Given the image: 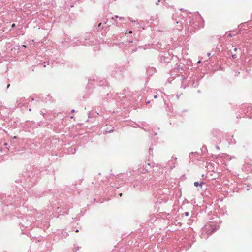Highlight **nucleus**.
Listing matches in <instances>:
<instances>
[{
	"label": "nucleus",
	"instance_id": "obj_1",
	"mask_svg": "<svg viewBox=\"0 0 252 252\" xmlns=\"http://www.w3.org/2000/svg\"><path fill=\"white\" fill-rule=\"evenodd\" d=\"M203 184V182H201L200 184H199L197 182H195L194 183V185L195 187H198V185L202 186V185Z\"/></svg>",
	"mask_w": 252,
	"mask_h": 252
},
{
	"label": "nucleus",
	"instance_id": "obj_2",
	"mask_svg": "<svg viewBox=\"0 0 252 252\" xmlns=\"http://www.w3.org/2000/svg\"><path fill=\"white\" fill-rule=\"evenodd\" d=\"M232 56L233 59H235L236 58V55L235 54L232 55Z\"/></svg>",
	"mask_w": 252,
	"mask_h": 252
},
{
	"label": "nucleus",
	"instance_id": "obj_3",
	"mask_svg": "<svg viewBox=\"0 0 252 252\" xmlns=\"http://www.w3.org/2000/svg\"><path fill=\"white\" fill-rule=\"evenodd\" d=\"M228 36H229V37H232V34H231V33H229V34H228Z\"/></svg>",
	"mask_w": 252,
	"mask_h": 252
},
{
	"label": "nucleus",
	"instance_id": "obj_4",
	"mask_svg": "<svg viewBox=\"0 0 252 252\" xmlns=\"http://www.w3.org/2000/svg\"><path fill=\"white\" fill-rule=\"evenodd\" d=\"M15 24H13L12 25V27H15Z\"/></svg>",
	"mask_w": 252,
	"mask_h": 252
},
{
	"label": "nucleus",
	"instance_id": "obj_5",
	"mask_svg": "<svg viewBox=\"0 0 252 252\" xmlns=\"http://www.w3.org/2000/svg\"><path fill=\"white\" fill-rule=\"evenodd\" d=\"M122 195H123V194H122V193H120V194H119V196H120V197H122Z\"/></svg>",
	"mask_w": 252,
	"mask_h": 252
},
{
	"label": "nucleus",
	"instance_id": "obj_6",
	"mask_svg": "<svg viewBox=\"0 0 252 252\" xmlns=\"http://www.w3.org/2000/svg\"><path fill=\"white\" fill-rule=\"evenodd\" d=\"M234 50L235 51H236L237 50V48H234Z\"/></svg>",
	"mask_w": 252,
	"mask_h": 252
},
{
	"label": "nucleus",
	"instance_id": "obj_7",
	"mask_svg": "<svg viewBox=\"0 0 252 252\" xmlns=\"http://www.w3.org/2000/svg\"><path fill=\"white\" fill-rule=\"evenodd\" d=\"M129 32V33H131L132 32L131 31H129V32Z\"/></svg>",
	"mask_w": 252,
	"mask_h": 252
},
{
	"label": "nucleus",
	"instance_id": "obj_8",
	"mask_svg": "<svg viewBox=\"0 0 252 252\" xmlns=\"http://www.w3.org/2000/svg\"><path fill=\"white\" fill-rule=\"evenodd\" d=\"M186 216L188 215V212L186 213Z\"/></svg>",
	"mask_w": 252,
	"mask_h": 252
},
{
	"label": "nucleus",
	"instance_id": "obj_9",
	"mask_svg": "<svg viewBox=\"0 0 252 252\" xmlns=\"http://www.w3.org/2000/svg\"><path fill=\"white\" fill-rule=\"evenodd\" d=\"M101 24V23H99V25H98V26L99 27L100 26Z\"/></svg>",
	"mask_w": 252,
	"mask_h": 252
},
{
	"label": "nucleus",
	"instance_id": "obj_10",
	"mask_svg": "<svg viewBox=\"0 0 252 252\" xmlns=\"http://www.w3.org/2000/svg\"><path fill=\"white\" fill-rule=\"evenodd\" d=\"M14 139H16V136H14Z\"/></svg>",
	"mask_w": 252,
	"mask_h": 252
},
{
	"label": "nucleus",
	"instance_id": "obj_11",
	"mask_svg": "<svg viewBox=\"0 0 252 252\" xmlns=\"http://www.w3.org/2000/svg\"><path fill=\"white\" fill-rule=\"evenodd\" d=\"M74 111V110H72V111H71V112H73Z\"/></svg>",
	"mask_w": 252,
	"mask_h": 252
},
{
	"label": "nucleus",
	"instance_id": "obj_12",
	"mask_svg": "<svg viewBox=\"0 0 252 252\" xmlns=\"http://www.w3.org/2000/svg\"><path fill=\"white\" fill-rule=\"evenodd\" d=\"M78 232V230H77L76 231V232Z\"/></svg>",
	"mask_w": 252,
	"mask_h": 252
}]
</instances>
